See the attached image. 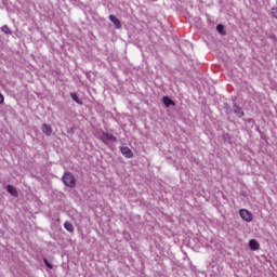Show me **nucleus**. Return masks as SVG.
I'll list each match as a JSON object with an SVG mask.
<instances>
[{"label":"nucleus","instance_id":"obj_1","mask_svg":"<svg viewBox=\"0 0 277 277\" xmlns=\"http://www.w3.org/2000/svg\"><path fill=\"white\" fill-rule=\"evenodd\" d=\"M62 179L66 187H75V185L77 184V181L75 180V175H72V173L70 172H65Z\"/></svg>","mask_w":277,"mask_h":277},{"label":"nucleus","instance_id":"obj_2","mask_svg":"<svg viewBox=\"0 0 277 277\" xmlns=\"http://www.w3.org/2000/svg\"><path fill=\"white\" fill-rule=\"evenodd\" d=\"M100 140H102L104 144H111V142H118V138L114 136V134H109L106 132L102 133V135L100 136Z\"/></svg>","mask_w":277,"mask_h":277},{"label":"nucleus","instance_id":"obj_3","mask_svg":"<svg viewBox=\"0 0 277 277\" xmlns=\"http://www.w3.org/2000/svg\"><path fill=\"white\" fill-rule=\"evenodd\" d=\"M239 215L245 222H250L252 220V212L248 211L247 209H241L239 211Z\"/></svg>","mask_w":277,"mask_h":277},{"label":"nucleus","instance_id":"obj_4","mask_svg":"<svg viewBox=\"0 0 277 277\" xmlns=\"http://www.w3.org/2000/svg\"><path fill=\"white\" fill-rule=\"evenodd\" d=\"M233 114H235L237 118H243L246 116V113H243V109L239 105H237V103H234Z\"/></svg>","mask_w":277,"mask_h":277},{"label":"nucleus","instance_id":"obj_5","mask_svg":"<svg viewBox=\"0 0 277 277\" xmlns=\"http://www.w3.org/2000/svg\"><path fill=\"white\" fill-rule=\"evenodd\" d=\"M120 153L121 155H123V157H127V159H133V151L131 150V148L121 147Z\"/></svg>","mask_w":277,"mask_h":277},{"label":"nucleus","instance_id":"obj_6","mask_svg":"<svg viewBox=\"0 0 277 277\" xmlns=\"http://www.w3.org/2000/svg\"><path fill=\"white\" fill-rule=\"evenodd\" d=\"M41 131H42V133H44V135H47L49 137L53 133V128H51V126H49L47 123H43L41 127Z\"/></svg>","mask_w":277,"mask_h":277},{"label":"nucleus","instance_id":"obj_7","mask_svg":"<svg viewBox=\"0 0 277 277\" xmlns=\"http://www.w3.org/2000/svg\"><path fill=\"white\" fill-rule=\"evenodd\" d=\"M6 192L11 194V196H14L15 198L18 197V190H16V187H14L11 184L6 185Z\"/></svg>","mask_w":277,"mask_h":277},{"label":"nucleus","instance_id":"obj_8","mask_svg":"<svg viewBox=\"0 0 277 277\" xmlns=\"http://www.w3.org/2000/svg\"><path fill=\"white\" fill-rule=\"evenodd\" d=\"M109 21L113 22V24L115 25V27H117V29H120V27H122L120 19H118V17H116L115 15H109Z\"/></svg>","mask_w":277,"mask_h":277},{"label":"nucleus","instance_id":"obj_9","mask_svg":"<svg viewBox=\"0 0 277 277\" xmlns=\"http://www.w3.org/2000/svg\"><path fill=\"white\" fill-rule=\"evenodd\" d=\"M162 103H163L164 107H170V106L174 105V101H172V98H170L168 96L162 97Z\"/></svg>","mask_w":277,"mask_h":277},{"label":"nucleus","instance_id":"obj_10","mask_svg":"<svg viewBox=\"0 0 277 277\" xmlns=\"http://www.w3.org/2000/svg\"><path fill=\"white\" fill-rule=\"evenodd\" d=\"M249 248L250 250H259L260 248L259 241H256L255 239H251L249 241Z\"/></svg>","mask_w":277,"mask_h":277},{"label":"nucleus","instance_id":"obj_11","mask_svg":"<svg viewBox=\"0 0 277 277\" xmlns=\"http://www.w3.org/2000/svg\"><path fill=\"white\" fill-rule=\"evenodd\" d=\"M64 228L68 230V233H75V226H72L70 222H65Z\"/></svg>","mask_w":277,"mask_h":277},{"label":"nucleus","instance_id":"obj_12","mask_svg":"<svg viewBox=\"0 0 277 277\" xmlns=\"http://www.w3.org/2000/svg\"><path fill=\"white\" fill-rule=\"evenodd\" d=\"M224 109H225V114H227V116H228V115L233 114V111H234V106L230 107V105H229L228 103H225V104H224Z\"/></svg>","mask_w":277,"mask_h":277},{"label":"nucleus","instance_id":"obj_13","mask_svg":"<svg viewBox=\"0 0 277 277\" xmlns=\"http://www.w3.org/2000/svg\"><path fill=\"white\" fill-rule=\"evenodd\" d=\"M216 31H219V34H221V36H226V31H224V25L219 24L216 26Z\"/></svg>","mask_w":277,"mask_h":277},{"label":"nucleus","instance_id":"obj_14","mask_svg":"<svg viewBox=\"0 0 277 277\" xmlns=\"http://www.w3.org/2000/svg\"><path fill=\"white\" fill-rule=\"evenodd\" d=\"M1 31H3V34H5L6 36H10V34H12V30L10 29V27H8V25L2 26Z\"/></svg>","mask_w":277,"mask_h":277},{"label":"nucleus","instance_id":"obj_15","mask_svg":"<svg viewBox=\"0 0 277 277\" xmlns=\"http://www.w3.org/2000/svg\"><path fill=\"white\" fill-rule=\"evenodd\" d=\"M70 96L72 101H75V103H78V105H81V100H79V96L77 95V93H70Z\"/></svg>","mask_w":277,"mask_h":277},{"label":"nucleus","instance_id":"obj_16","mask_svg":"<svg viewBox=\"0 0 277 277\" xmlns=\"http://www.w3.org/2000/svg\"><path fill=\"white\" fill-rule=\"evenodd\" d=\"M43 263L45 267H48V269H53V265L49 263V260H47V258H43Z\"/></svg>","mask_w":277,"mask_h":277},{"label":"nucleus","instance_id":"obj_17","mask_svg":"<svg viewBox=\"0 0 277 277\" xmlns=\"http://www.w3.org/2000/svg\"><path fill=\"white\" fill-rule=\"evenodd\" d=\"M67 133H68L69 135L75 134V129H74V128H67Z\"/></svg>","mask_w":277,"mask_h":277},{"label":"nucleus","instance_id":"obj_18","mask_svg":"<svg viewBox=\"0 0 277 277\" xmlns=\"http://www.w3.org/2000/svg\"><path fill=\"white\" fill-rule=\"evenodd\" d=\"M3 101H5V97H3V94L0 93V105H3Z\"/></svg>","mask_w":277,"mask_h":277}]
</instances>
